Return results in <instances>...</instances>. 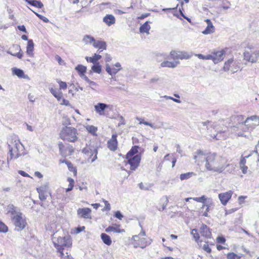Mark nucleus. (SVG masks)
<instances>
[{"mask_svg":"<svg viewBox=\"0 0 259 259\" xmlns=\"http://www.w3.org/2000/svg\"><path fill=\"white\" fill-rule=\"evenodd\" d=\"M225 157L215 153H207L205 157V167L208 171L221 174L227 167L229 164H226Z\"/></svg>","mask_w":259,"mask_h":259,"instance_id":"nucleus-1","label":"nucleus"},{"mask_svg":"<svg viewBox=\"0 0 259 259\" xmlns=\"http://www.w3.org/2000/svg\"><path fill=\"white\" fill-rule=\"evenodd\" d=\"M8 148L10 159H16L22 156L27 154L25 151L23 145L21 143L19 138L14 136L8 141Z\"/></svg>","mask_w":259,"mask_h":259,"instance_id":"nucleus-2","label":"nucleus"},{"mask_svg":"<svg viewBox=\"0 0 259 259\" xmlns=\"http://www.w3.org/2000/svg\"><path fill=\"white\" fill-rule=\"evenodd\" d=\"M232 120L236 125L241 126L242 130H252L255 126L259 125V116L256 115H253L245 119L243 115H236L232 116Z\"/></svg>","mask_w":259,"mask_h":259,"instance_id":"nucleus-3","label":"nucleus"},{"mask_svg":"<svg viewBox=\"0 0 259 259\" xmlns=\"http://www.w3.org/2000/svg\"><path fill=\"white\" fill-rule=\"evenodd\" d=\"M57 232L54 233L52 237V239L55 247L57 251L60 253V256H64V251L67 252L68 248L72 245V240L69 236L64 237L57 236Z\"/></svg>","mask_w":259,"mask_h":259,"instance_id":"nucleus-4","label":"nucleus"},{"mask_svg":"<svg viewBox=\"0 0 259 259\" xmlns=\"http://www.w3.org/2000/svg\"><path fill=\"white\" fill-rule=\"evenodd\" d=\"M77 130L73 127L66 126L62 128L60 133V138L70 142H75L78 140Z\"/></svg>","mask_w":259,"mask_h":259,"instance_id":"nucleus-5","label":"nucleus"},{"mask_svg":"<svg viewBox=\"0 0 259 259\" xmlns=\"http://www.w3.org/2000/svg\"><path fill=\"white\" fill-rule=\"evenodd\" d=\"M82 153L85 155L88 160L93 162L97 158V148L94 145L87 146L82 149Z\"/></svg>","mask_w":259,"mask_h":259,"instance_id":"nucleus-6","label":"nucleus"},{"mask_svg":"<svg viewBox=\"0 0 259 259\" xmlns=\"http://www.w3.org/2000/svg\"><path fill=\"white\" fill-rule=\"evenodd\" d=\"M133 241L132 242L135 248L138 247L142 248H145L147 246L150 245L152 242V240L148 238H141L140 236H133Z\"/></svg>","mask_w":259,"mask_h":259,"instance_id":"nucleus-7","label":"nucleus"},{"mask_svg":"<svg viewBox=\"0 0 259 259\" xmlns=\"http://www.w3.org/2000/svg\"><path fill=\"white\" fill-rule=\"evenodd\" d=\"M12 221L15 226V229L18 231L24 229L27 225V223L22 213H21V215H18Z\"/></svg>","mask_w":259,"mask_h":259,"instance_id":"nucleus-8","label":"nucleus"},{"mask_svg":"<svg viewBox=\"0 0 259 259\" xmlns=\"http://www.w3.org/2000/svg\"><path fill=\"white\" fill-rule=\"evenodd\" d=\"M6 210L7 214L11 217L12 220L18 215H21L22 213L20 209L12 204L8 205Z\"/></svg>","mask_w":259,"mask_h":259,"instance_id":"nucleus-9","label":"nucleus"},{"mask_svg":"<svg viewBox=\"0 0 259 259\" xmlns=\"http://www.w3.org/2000/svg\"><path fill=\"white\" fill-rule=\"evenodd\" d=\"M191 57V55H189L186 52H177L176 51H172L170 53V59L174 60H178V59H188L190 58Z\"/></svg>","mask_w":259,"mask_h":259,"instance_id":"nucleus-10","label":"nucleus"},{"mask_svg":"<svg viewBox=\"0 0 259 259\" xmlns=\"http://www.w3.org/2000/svg\"><path fill=\"white\" fill-rule=\"evenodd\" d=\"M259 57V53L258 52H247L244 53V59L251 63H255Z\"/></svg>","mask_w":259,"mask_h":259,"instance_id":"nucleus-11","label":"nucleus"},{"mask_svg":"<svg viewBox=\"0 0 259 259\" xmlns=\"http://www.w3.org/2000/svg\"><path fill=\"white\" fill-rule=\"evenodd\" d=\"M141 156L138 154L135 155L134 157L126 158L128 160V163L131 165V170H135L138 168L141 161Z\"/></svg>","mask_w":259,"mask_h":259,"instance_id":"nucleus-12","label":"nucleus"},{"mask_svg":"<svg viewBox=\"0 0 259 259\" xmlns=\"http://www.w3.org/2000/svg\"><path fill=\"white\" fill-rule=\"evenodd\" d=\"M121 68V64L119 62L116 63L113 68L109 64H106V71L112 76L115 75Z\"/></svg>","mask_w":259,"mask_h":259,"instance_id":"nucleus-13","label":"nucleus"},{"mask_svg":"<svg viewBox=\"0 0 259 259\" xmlns=\"http://www.w3.org/2000/svg\"><path fill=\"white\" fill-rule=\"evenodd\" d=\"M232 194L233 192L231 191H229L219 194V198L223 205H226L227 204L231 199Z\"/></svg>","mask_w":259,"mask_h":259,"instance_id":"nucleus-14","label":"nucleus"},{"mask_svg":"<svg viewBox=\"0 0 259 259\" xmlns=\"http://www.w3.org/2000/svg\"><path fill=\"white\" fill-rule=\"evenodd\" d=\"M91 209L88 207L78 208L77 210V214L78 218L89 219L91 218Z\"/></svg>","mask_w":259,"mask_h":259,"instance_id":"nucleus-15","label":"nucleus"},{"mask_svg":"<svg viewBox=\"0 0 259 259\" xmlns=\"http://www.w3.org/2000/svg\"><path fill=\"white\" fill-rule=\"evenodd\" d=\"M117 135L113 134L107 142V147L111 151H115L117 148Z\"/></svg>","mask_w":259,"mask_h":259,"instance_id":"nucleus-16","label":"nucleus"},{"mask_svg":"<svg viewBox=\"0 0 259 259\" xmlns=\"http://www.w3.org/2000/svg\"><path fill=\"white\" fill-rule=\"evenodd\" d=\"M110 106L105 103H99L94 106L95 111L100 115H104V111Z\"/></svg>","mask_w":259,"mask_h":259,"instance_id":"nucleus-17","label":"nucleus"},{"mask_svg":"<svg viewBox=\"0 0 259 259\" xmlns=\"http://www.w3.org/2000/svg\"><path fill=\"white\" fill-rule=\"evenodd\" d=\"M246 131L249 130L248 129H244V130H242L241 127L238 125H235L230 128V132L232 134H234L239 137L246 136L244 135V132Z\"/></svg>","mask_w":259,"mask_h":259,"instance_id":"nucleus-18","label":"nucleus"},{"mask_svg":"<svg viewBox=\"0 0 259 259\" xmlns=\"http://www.w3.org/2000/svg\"><path fill=\"white\" fill-rule=\"evenodd\" d=\"M207 153H204L201 150H198L193 156V158L195 160V162L199 164L200 163L205 161V157Z\"/></svg>","mask_w":259,"mask_h":259,"instance_id":"nucleus-19","label":"nucleus"},{"mask_svg":"<svg viewBox=\"0 0 259 259\" xmlns=\"http://www.w3.org/2000/svg\"><path fill=\"white\" fill-rule=\"evenodd\" d=\"M225 52L223 50L214 52L212 53L213 62L214 64L222 61L224 58Z\"/></svg>","mask_w":259,"mask_h":259,"instance_id":"nucleus-20","label":"nucleus"},{"mask_svg":"<svg viewBox=\"0 0 259 259\" xmlns=\"http://www.w3.org/2000/svg\"><path fill=\"white\" fill-rule=\"evenodd\" d=\"M234 60L232 59H229L227 62L225 63L223 69L225 71L230 70L233 73H235L237 71V68H234Z\"/></svg>","mask_w":259,"mask_h":259,"instance_id":"nucleus-21","label":"nucleus"},{"mask_svg":"<svg viewBox=\"0 0 259 259\" xmlns=\"http://www.w3.org/2000/svg\"><path fill=\"white\" fill-rule=\"evenodd\" d=\"M205 22L207 24V27L205 29V30H204L202 32V33L203 34H205V35L213 33L214 32L215 28H214V27L213 26V25H212V23L211 20L210 19H207L205 20Z\"/></svg>","mask_w":259,"mask_h":259,"instance_id":"nucleus-22","label":"nucleus"},{"mask_svg":"<svg viewBox=\"0 0 259 259\" xmlns=\"http://www.w3.org/2000/svg\"><path fill=\"white\" fill-rule=\"evenodd\" d=\"M200 232L201 236L207 238H210L211 233L209 228L204 224H202L200 228Z\"/></svg>","mask_w":259,"mask_h":259,"instance_id":"nucleus-23","label":"nucleus"},{"mask_svg":"<svg viewBox=\"0 0 259 259\" xmlns=\"http://www.w3.org/2000/svg\"><path fill=\"white\" fill-rule=\"evenodd\" d=\"M213 206V202L211 199H208V200L206 202V203L203 204L201 208H204L206 207V209L205 211L203 213V215L206 217H208V212L209 211L210 208Z\"/></svg>","mask_w":259,"mask_h":259,"instance_id":"nucleus-24","label":"nucleus"},{"mask_svg":"<svg viewBox=\"0 0 259 259\" xmlns=\"http://www.w3.org/2000/svg\"><path fill=\"white\" fill-rule=\"evenodd\" d=\"M103 22L108 26H110L115 24V18L113 15L107 14L103 19Z\"/></svg>","mask_w":259,"mask_h":259,"instance_id":"nucleus-25","label":"nucleus"},{"mask_svg":"<svg viewBox=\"0 0 259 259\" xmlns=\"http://www.w3.org/2000/svg\"><path fill=\"white\" fill-rule=\"evenodd\" d=\"M34 43L32 39L28 40L27 45L26 47V53L31 57H33L34 53Z\"/></svg>","mask_w":259,"mask_h":259,"instance_id":"nucleus-26","label":"nucleus"},{"mask_svg":"<svg viewBox=\"0 0 259 259\" xmlns=\"http://www.w3.org/2000/svg\"><path fill=\"white\" fill-rule=\"evenodd\" d=\"M93 46L95 48H98L99 50H102L99 51V53H100L102 50H106L107 47L106 43L105 41L99 40L96 41V40L93 44Z\"/></svg>","mask_w":259,"mask_h":259,"instance_id":"nucleus-27","label":"nucleus"},{"mask_svg":"<svg viewBox=\"0 0 259 259\" xmlns=\"http://www.w3.org/2000/svg\"><path fill=\"white\" fill-rule=\"evenodd\" d=\"M84 126L88 132L92 136H97V132L98 131V127L97 126L89 124L85 125Z\"/></svg>","mask_w":259,"mask_h":259,"instance_id":"nucleus-28","label":"nucleus"},{"mask_svg":"<svg viewBox=\"0 0 259 259\" xmlns=\"http://www.w3.org/2000/svg\"><path fill=\"white\" fill-rule=\"evenodd\" d=\"M180 63L179 61L170 62L168 61H163L161 63V66L162 67L175 68L178 64Z\"/></svg>","mask_w":259,"mask_h":259,"instance_id":"nucleus-29","label":"nucleus"},{"mask_svg":"<svg viewBox=\"0 0 259 259\" xmlns=\"http://www.w3.org/2000/svg\"><path fill=\"white\" fill-rule=\"evenodd\" d=\"M75 69L77 71L80 77L82 78L85 75L87 71V67L82 65H78L75 68Z\"/></svg>","mask_w":259,"mask_h":259,"instance_id":"nucleus-30","label":"nucleus"},{"mask_svg":"<svg viewBox=\"0 0 259 259\" xmlns=\"http://www.w3.org/2000/svg\"><path fill=\"white\" fill-rule=\"evenodd\" d=\"M150 28V26L149 25V22L146 21L140 26L139 30L141 33H146L149 34Z\"/></svg>","mask_w":259,"mask_h":259,"instance_id":"nucleus-31","label":"nucleus"},{"mask_svg":"<svg viewBox=\"0 0 259 259\" xmlns=\"http://www.w3.org/2000/svg\"><path fill=\"white\" fill-rule=\"evenodd\" d=\"M50 92L53 94V95L57 98V100L59 102L61 101L62 97V93L59 91H57L56 89H53V88H50Z\"/></svg>","mask_w":259,"mask_h":259,"instance_id":"nucleus-32","label":"nucleus"},{"mask_svg":"<svg viewBox=\"0 0 259 259\" xmlns=\"http://www.w3.org/2000/svg\"><path fill=\"white\" fill-rule=\"evenodd\" d=\"M136 120H138L139 121V124H144L145 125H148L150 126L151 127H152L153 129H157L160 127V126L154 125L153 124L148 122L147 121H145L143 118L137 117L136 118Z\"/></svg>","mask_w":259,"mask_h":259,"instance_id":"nucleus-33","label":"nucleus"},{"mask_svg":"<svg viewBox=\"0 0 259 259\" xmlns=\"http://www.w3.org/2000/svg\"><path fill=\"white\" fill-rule=\"evenodd\" d=\"M29 5L37 7L38 8H42L44 6L42 3L40 1L36 0H25Z\"/></svg>","mask_w":259,"mask_h":259,"instance_id":"nucleus-34","label":"nucleus"},{"mask_svg":"<svg viewBox=\"0 0 259 259\" xmlns=\"http://www.w3.org/2000/svg\"><path fill=\"white\" fill-rule=\"evenodd\" d=\"M101 58V56L99 54H95L92 57H86L85 59L88 62L96 64L97 62Z\"/></svg>","mask_w":259,"mask_h":259,"instance_id":"nucleus-35","label":"nucleus"},{"mask_svg":"<svg viewBox=\"0 0 259 259\" xmlns=\"http://www.w3.org/2000/svg\"><path fill=\"white\" fill-rule=\"evenodd\" d=\"M139 147L138 146H135L132 148V149L128 152L126 156V158H128L132 157H134V155L138 152V149Z\"/></svg>","mask_w":259,"mask_h":259,"instance_id":"nucleus-36","label":"nucleus"},{"mask_svg":"<svg viewBox=\"0 0 259 259\" xmlns=\"http://www.w3.org/2000/svg\"><path fill=\"white\" fill-rule=\"evenodd\" d=\"M95 40V39L93 36L87 34L85 35L82 38V41L86 45L93 44Z\"/></svg>","mask_w":259,"mask_h":259,"instance_id":"nucleus-37","label":"nucleus"},{"mask_svg":"<svg viewBox=\"0 0 259 259\" xmlns=\"http://www.w3.org/2000/svg\"><path fill=\"white\" fill-rule=\"evenodd\" d=\"M101 238L103 242L107 245H110L111 244V239L110 237L105 233H102Z\"/></svg>","mask_w":259,"mask_h":259,"instance_id":"nucleus-38","label":"nucleus"},{"mask_svg":"<svg viewBox=\"0 0 259 259\" xmlns=\"http://www.w3.org/2000/svg\"><path fill=\"white\" fill-rule=\"evenodd\" d=\"M105 231L107 233L110 232H114L116 233H121L124 232L123 229H120L118 227L110 226L105 229Z\"/></svg>","mask_w":259,"mask_h":259,"instance_id":"nucleus-39","label":"nucleus"},{"mask_svg":"<svg viewBox=\"0 0 259 259\" xmlns=\"http://www.w3.org/2000/svg\"><path fill=\"white\" fill-rule=\"evenodd\" d=\"M196 176V174L194 172H188L187 173L181 174L180 176V179L181 181H183L185 180L189 179L190 178Z\"/></svg>","mask_w":259,"mask_h":259,"instance_id":"nucleus-40","label":"nucleus"},{"mask_svg":"<svg viewBox=\"0 0 259 259\" xmlns=\"http://www.w3.org/2000/svg\"><path fill=\"white\" fill-rule=\"evenodd\" d=\"M11 160L10 157H8V162H5L4 161H3L1 163L0 165V170L3 171H7L9 167V161Z\"/></svg>","mask_w":259,"mask_h":259,"instance_id":"nucleus-41","label":"nucleus"},{"mask_svg":"<svg viewBox=\"0 0 259 259\" xmlns=\"http://www.w3.org/2000/svg\"><path fill=\"white\" fill-rule=\"evenodd\" d=\"M37 192H50L48 183H46L37 188Z\"/></svg>","mask_w":259,"mask_h":259,"instance_id":"nucleus-42","label":"nucleus"},{"mask_svg":"<svg viewBox=\"0 0 259 259\" xmlns=\"http://www.w3.org/2000/svg\"><path fill=\"white\" fill-rule=\"evenodd\" d=\"M208 198H206L205 195H202L200 197H194L193 200L198 202L202 203L203 204L206 203L208 200Z\"/></svg>","mask_w":259,"mask_h":259,"instance_id":"nucleus-43","label":"nucleus"},{"mask_svg":"<svg viewBox=\"0 0 259 259\" xmlns=\"http://www.w3.org/2000/svg\"><path fill=\"white\" fill-rule=\"evenodd\" d=\"M94 64L95 65L92 67V70L93 72L100 74L101 72V66L98 62Z\"/></svg>","mask_w":259,"mask_h":259,"instance_id":"nucleus-44","label":"nucleus"},{"mask_svg":"<svg viewBox=\"0 0 259 259\" xmlns=\"http://www.w3.org/2000/svg\"><path fill=\"white\" fill-rule=\"evenodd\" d=\"M12 70L13 73L19 77H22L24 75V71L20 69L13 68Z\"/></svg>","mask_w":259,"mask_h":259,"instance_id":"nucleus-45","label":"nucleus"},{"mask_svg":"<svg viewBox=\"0 0 259 259\" xmlns=\"http://www.w3.org/2000/svg\"><path fill=\"white\" fill-rule=\"evenodd\" d=\"M227 259H240L241 256L234 252H229L227 255Z\"/></svg>","mask_w":259,"mask_h":259,"instance_id":"nucleus-46","label":"nucleus"},{"mask_svg":"<svg viewBox=\"0 0 259 259\" xmlns=\"http://www.w3.org/2000/svg\"><path fill=\"white\" fill-rule=\"evenodd\" d=\"M65 164L67 165L69 170L73 172L75 174H76L77 170L75 167H74L73 164L70 161H65Z\"/></svg>","mask_w":259,"mask_h":259,"instance_id":"nucleus-47","label":"nucleus"},{"mask_svg":"<svg viewBox=\"0 0 259 259\" xmlns=\"http://www.w3.org/2000/svg\"><path fill=\"white\" fill-rule=\"evenodd\" d=\"M39 194V198L41 201L45 200L49 194H50V192H38Z\"/></svg>","mask_w":259,"mask_h":259,"instance_id":"nucleus-48","label":"nucleus"},{"mask_svg":"<svg viewBox=\"0 0 259 259\" xmlns=\"http://www.w3.org/2000/svg\"><path fill=\"white\" fill-rule=\"evenodd\" d=\"M191 234L193 235L195 241H197L200 238L199 234L196 229H193L191 231Z\"/></svg>","mask_w":259,"mask_h":259,"instance_id":"nucleus-49","label":"nucleus"},{"mask_svg":"<svg viewBox=\"0 0 259 259\" xmlns=\"http://www.w3.org/2000/svg\"><path fill=\"white\" fill-rule=\"evenodd\" d=\"M130 8H133V6L131 5L130 7L125 8L124 9V11H122L119 9H116L114 10V12L115 14L118 15H122L123 14H125L127 13V10H128Z\"/></svg>","mask_w":259,"mask_h":259,"instance_id":"nucleus-50","label":"nucleus"},{"mask_svg":"<svg viewBox=\"0 0 259 259\" xmlns=\"http://www.w3.org/2000/svg\"><path fill=\"white\" fill-rule=\"evenodd\" d=\"M82 78L84 79L87 82H88L90 84V87L92 89H94L93 88V87H96L97 85V83L91 80L86 75L84 76Z\"/></svg>","mask_w":259,"mask_h":259,"instance_id":"nucleus-51","label":"nucleus"},{"mask_svg":"<svg viewBox=\"0 0 259 259\" xmlns=\"http://www.w3.org/2000/svg\"><path fill=\"white\" fill-rule=\"evenodd\" d=\"M8 231V227L4 223L0 221V232L6 233Z\"/></svg>","mask_w":259,"mask_h":259,"instance_id":"nucleus-52","label":"nucleus"},{"mask_svg":"<svg viewBox=\"0 0 259 259\" xmlns=\"http://www.w3.org/2000/svg\"><path fill=\"white\" fill-rule=\"evenodd\" d=\"M161 82H162L161 78L159 77L158 76H155V77L152 78L150 80V82L151 83H160Z\"/></svg>","mask_w":259,"mask_h":259,"instance_id":"nucleus-53","label":"nucleus"},{"mask_svg":"<svg viewBox=\"0 0 259 259\" xmlns=\"http://www.w3.org/2000/svg\"><path fill=\"white\" fill-rule=\"evenodd\" d=\"M68 181L69 182V184L68 186V188L66 189V192H69L73 189V187L74 186V181L73 179L71 178L68 179Z\"/></svg>","mask_w":259,"mask_h":259,"instance_id":"nucleus-54","label":"nucleus"},{"mask_svg":"<svg viewBox=\"0 0 259 259\" xmlns=\"http://www.w3.org/2000/svg\"><path fill=\"white\" fill-rule=\"evenodd\" d=\"M202 248L208 253H210L211 251V248L209 247L208 244L206 242L203 245Z\"/></svg>","mask_w":259,"mask_h":259,"instance_id":"nucleus-55","label":"nucleus"},{"mask_svg":"<svg viewBox=\"0 0 259 259\" xmlns=\"http://www.w3.org/2000/svg\"><path fill=\"white\" fill-rule=\"evenodd\" d=\"M58 82L59 83L60 89L64 90L67 88V84L65 82L62 81H58Z\"/></svg>","mask_w":259,"mask_h":259,"instance_id":"nucleus-56","label":"nucleus"},{"mask_svg":"<svg viewBox=\"0 0 259 259\" xmlns=\"http://www.w3.org/2000/svg\"><path fill=\"white\" fill-rule=\"evenodd\" d=\"M252 154H249L248 155H247V156H245V157H242L241 160H240V163H239V165H245L246 164V158H248L250 156V155H251Z\"/></svg>","mask_w":259,"mask_h":259,"instance_id":"nucleus-57","label":"nucleus"},{"mask_svg":"<svg viewBox=\"0 0 259 259\" xmlns=\"http://www.w3.org/2000/svg\"><path fill=\"white\" fill-rule=\"evenodd\" d=\"M60 104L62 105H65L67 106H70V104L69 103V101L62 98V99L61 100V101L60 102Z\"/></svg>","mask_w":259,"mask_h":259,"instance_id":"nucleus-58","label":"nucleus"},{"mask_svg":"<svg viewBox=\"0 0 259 259\" xmlns=\"http://www.w3.org/2000/svg\"><path fill=\"white\" fill-rule=\"evenodd\" d=\"M163 198L164 199V202L162 205L161 208L159 209L160 211H162L165 209L168 203V198L167 196H165Z\"/></svg>","mask_w":259,"mask_h":259,"instance_id":"nucleus-59","label":"nucleus"},{"mask_svg":"<svg viewBox=\"0 0 259 259\" xmlns=\"http://www.w3.org/2000/svg\"><path fill=\"white\" fill-rule=\"evenodd\" d=\"M34 13L39 19L42 20L44 22H48L49 21V19L37 13L34 12Z\"/></svg>","mask_w":259,"mask_h":259,"instance_id":"nucleus-60","label":"nucleus"},{"mask_svg":"<svg viewBox=\"0 0 259 259\" xmlns=\"http://www.w3.org/2000/svg\"><path fill=\"white\" fill-rule=\"evenodd\" d=\"M240 168L241 169L242 172L244 174H246L247 173V169H248V167L247 166H246L245 165H240Z\"/></svg>","mask_w":259,"mask_h":259,"instance_id":"nucleus-61","label":"nucleus"},{"mask_svg":"<svg viewBox=\"0 0 259 259\" xmlns=\"http://www.w3.org/2000/svg\"><path fill=\"white\" fill-rule=\"evenodd\" d=\"M114 216L120 220H121L123 218V215L119 211H117L115 212Z\"/></svg>","mask_w":259,"mask_h":259,"instance_id":"nucleus-62","label":"nucleus"},{"mask_svg":"<svg viewBox=\"0 0 259 259\" xmlns=\"http://www.w3.org/2000/svg\"><path fill=\"white\" fill-rule=\"evenodd\" d=\"M255 153L259 156V140L257 144L255 146V149L252 151L251 154Z\"/></svg>","mask_w":259,"mask_h":259,"instance_id":"nucleus-63","label":"nucleus"},{"mask_svg":"<svg viewBox=\"0 0 259 259\" xmlns=\"http://www.w3.org/2000/svg\"><path fill=\"white\" fill-rule=\"evenodd\" d=\"M84 229H85V227L84 226L77 227L75 228V233H79L82 232L83 230H84Z\"/></svg>","mask_w":259,"mask_h":259,"instance_id":"nucleus-64","label":"nucleus"}]
</instances>
